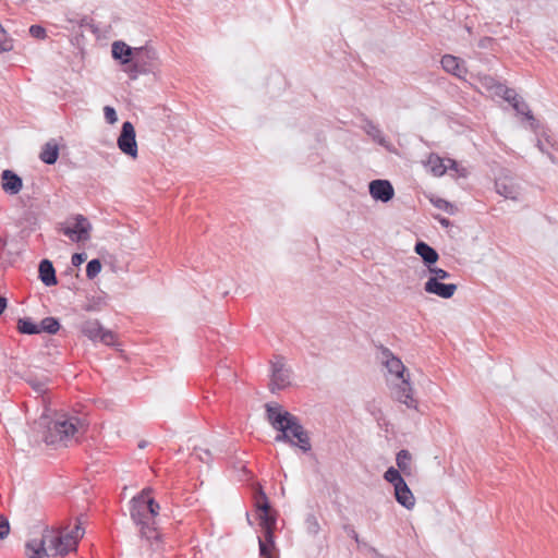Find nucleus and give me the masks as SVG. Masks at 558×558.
<instances>
[{
    "instance_id": "1",
    "label": "nucleus",
    "mask_w": 558,
    "mask_h": 558,
    "mask_svg": "<svg viewBox=\"0 0 558 558\" xmlns=\"http://www.w3.org/2000/svg\"><path fill=\"white\" fill-rule=\"evenodd\" d=\"M150 493V488H144L130 501V515L138 529L137 550L142 558H153L162 545L161 534L157 527L160 506Z\"/></svg>"
},
{
    "instance_id": "2",
    "label": "nucleus",
    "mask_w": 558,
    "mask_h": 558,
    "mask_svg": "<svg viewBox=\"0 0 558 558\" xmlns=\"http://www.w3.org/2000/svg\"><path fill=\"white\" fill-rule=\"evenodd\" d=\"M265 408L268 423L279 432L275 441L299 447L303 452H308L312 449L310 435L298 416L283 410L279 404L267 403Z\"/></svg>"
},
{
    "instance_id": "3",
    "label": "nucleus",
    "mask_w": 558,
    "mask_h": 558,
    "mask_svg": "<svg viewBox=\"0 0 558 558\" xmlns=\"http://www.w3.org/2000/svg\"><path fill=\"white\" fill-rule=\"evenodd\" d=\"M46 422L47 429L45 433V441L48 445H57L72 439L78 432L84 430L83 421L74 415L66 413L56 414L54 418L47 421L46 416H41Z\"/></svg>"
},
{
    "instance_id": "4",
    "label": "nucleus",
    "mask_w": 558,
    "mask_h": 558,
    "mask_svg": "<svg viewBox=\"0 0 558 558\" xmlns=\"http://www.w3.org/2000/svg\"><path fill=\"white\" fill-rule=\"evenodd\" d=\"M383 355L386 359L385 365L388 372L395 374L398 379H401V383L395 388L396 399L409 409H416L417 401L413 398V389L409 381V376L404 377L405 366L402 361L395 356L389 349H384Z\"/></svg>"
},
{
    "instance_id": "5",
    "label": "nucleus",
    "mask_w": 558,
    "mask_h": 558,
    "mask_svg": "<svg viewBox=\"0 0 558 558\" xmlns=\"http://www.w3.org/2000/svg\"><path fill=\"white\" fill-rule=\"evenodd\" d=\"M83 534V529L76 524L71 531H61L58 534L47 532L44 536H47L48 549L53 553L52 555L65 556L76 550L78 539Z\"/></svg>"
},
{
    "instance_id": "6",
    "label": "nucleus",
    "mask_w": 558,
    "mask_h": 558,
    "mask_svg": "<svg viewBox=\"0 0 558 558\" xmlns=\"http://www.w3.org/2000/svg\"><path fill=\"white\" fill-rule=\"evenodd\" d=\"M292 371L286 366L284 359L280 355L271 361V379L269 389L271 392L282 390L291 384Z\"/></svg>"
},
{
    "instance_id": "7",
    "label": "nucleus",
    "mask_w": 558,
    "mask_h": 558,
    "mask_svg": "<svg viewBox=\"0 0 558 558\" xmlns=\"http://www.w3.org/2000/svg\"><path fill=\"white\" fill-rule=\"evenodd\" d=\"M135 137L134 125L130 121L123 122L117 144L123 154L132 158L137 157V143Z\"/></svg>"
},
{
    "instance_id": "8",
    "label": "nucleus",
    "mask_w": 558,
    "mask_h": 558,
    "mask_svg": "<svg viewBox=\"0 0 558 558\" xmlns=\"http://www.w3.org/2000/svg\"><path fill=\"white\" fill-rule=\"evenodd\" d=\"M92 226L87 218L82 215H76L75 223L73 227H64L61 229L62 233L74 242L86 241L89 239V231Z\"/></svg>"
},
{
    "instance_id": "9",
    "label": "nucleus",
    "mask_w": 558,
    "mask_h": 558,
    "mask_svg": "<svg viewBox=\"0 0 558 558\" xmlns=\"http://www.w3.org/2000/svg\"><path fill=\"white\" fill-rule=\"evenodd\" d=\"M155 51L148 49L146 47H140L135 50L134 60L129 63L130 65L126 69V72L131 80H136L138 74L145 73L147 70L145 68L144 59H155Z\"/></svg>"
},
{
    "instance_id": "10",
    "label": "nucleus",
    "mask_w": 558,
    "mask_h": 558,
    "mask_svg": "<svg viewBox=\"0 0 558 558\" xmlns=\"http://www.w3.org/2000/svg\"><path fill=\"white\" fill-rule=\"evenodd\" d=\"M496 192L507 199L518 201L520 186L510 175H501L495 181Z\"/></svg>"
},
{
    "instance_id": "11",
    "label": "nucleus",
    "mask_w": 558,
    "mask_h": 558,
    "mask_svg": "<svg viewBox=\"0 0 558 558\" xmlns=\"http://www.w3.org/2000/svg\"><path fill=\"white\" fill-rule=\"evenodd\" d=\"M369 194L375 201L387 203L392 199L395 190L388 180H373L368 185Z\"/></svg>"
},
{
    "instance_id": "12",
    "label": "nucleus",
    "mask_w": 558,
    "mask_h": 558,
    "mask_svg": "<svg viewBox=\"0 0 558 558\" xmlns=\"http://www.w3.org/2000/svg\"><path fill=\"white\" fill-rule=\"evenodd\" d=\"M457 289L458 287L454 283H444L436 279H428L424 284L425 292L435 294L442 299H450Z\"/></svg>"
},
{
    "instance_id": "13",
    "label": "nucleus",
    "mask_w": 558,
    "mask_h": 558,
    "mask_svg": "<svg viewBox=\"0 0 558 558\" xmlns=\"http://www.w3.org/2000/svg\"><path fill=\"white\" fill-rule=\"evenodd\" d=\"M1 186L7 194L16 195L23 187V180L14 171L5 169L1 173Z\"/></svg>"
},
{
    "instance_id": "14",
    "label": "nucleus",
    "mask_w": 558,
    "mask_h": 558,
    "mask_svg": "<svg viewBox=\"0 0 558 558\" xmlns=\"http://www.w3.org/2000/svg\"><path fill=\"white\" fill-rule=\"evenodd\" d=\"M362 126L361 129L378 145L389 148L390 143L387 137L383 134L381 130L377 124H375L372 120H369L366 116L362 117Z\"/></svg>"
},
{
    "instance_id": "15",
    "label": "nucleus",
    "mask_w": 558,
    "mask_h": 558,
    "mask_svg": "<svg viewBox=\"0 0 558 558\" xmlns=\"http://www.w3.org/2000/svg\"><path fill=\"white\" fill-rule=\"evenodd\" d=\"M123 41H114L111 46L113 59L119 60L122 64H129L134 60L135 50Z\"/></svg>"
},
{
    "instance_id": "16",
    "label": "nucleus",
    "mask_w": 558,
    "mask_h": 558,
    "mask_svg": "<svg viewBox=\"0 0 558 558\" xmlns=\"http://www.w3.org/2000/svg\"><path fill=\"white\" fill-rule=\"evenodd\" d=\"M414 252L422 258L427 268L432 267L439 258L437 251L424 241H417Z\"/></svg>"
},
{
    "instance_id": "17",
    "label": "nucleus",
    "mask_w": 558,
    "mask_h": 558,
    "mask_svg": "<svg viewBox=\"0 0 558 558\" xmlns=\"http://www.w3.org/2000/svg\"><path fill=\"white\" fill-rule=\"evenodd\" d=\"M47 543V536H44L40 539H32L26 543V555L29 558H49L48 550L46 548Z\"/></svg>"
},
{
    "instance_id": "18",
    "label": "nucleus",
    "mask_w": 558,
    "mask_h": 558,
    "mask_svg": "<svg viewBox=\"0 0 558 558\" xmlns=\"http://www.w3.org/2000/svg\"><path fill=\"white\" fill-rule=\"evenodd\" d=\"M39 279L46 287H52L58 283L56 270L49 259H43L38 266Z\"/></svg>"
},
{
    "instance_id": "19",
    "label": "nucleus",
    "mask_w": 558,
    "mask_h": 558,
    "mask_svg": "<svg viewBox=\"0 0 558 558\" xmlns=\"http://www.w3.org/2000/svg\"><path fill=\"white\" fill-rule=\"evenodd\" d=\"M395 497L396 500L407 509H412L415 505V498L405 481L395 487Z\"/></svg>"
},
{
    "instance_id": "20",
    "label": "nucleus",
    "mask_w": 558,
    "mask_h": 558,
    "mask_svg": "<svg viewBox=\"0 0 558 558\" xmlns=\"http://www.w3.org/2000/svg\"><path fill=\"white\" fill-rule=\"evenodd\" d=\"M440 63L446 72L458 77H462V75L465 73V70L460 64V59L452 54H445L441 58Z\"/></svg>"
},
{
    "instance_id": "21",
    "label": "nucleus",
    "mask_w": 558,
    "mask_h": 558,
    "mask_svg": "<svg viewBox=\"0 0 558 558\" xmlns=\"http://www.w3.org/2000/svg\"><path fill=\"white\" fill-rule=\"evenodd\" d=\"M39 158L47 165H54L59 158V147L54 141L47 142L40 151Z\"/></svg>"
},
{
    "instance_id": "22",
    "label": "nucleus",
    "mask_w": 558,
    "mask_h": 558,
    "mask_svg": "<svg viewBox=\"0 0 558 558\" xmlns=\"http://www.w3.org/2000/svg\"><path fill=\"white\" fill-rule=\"evenodd\" d=\"M81 332L86 336L92 341L98 340L104 327L101 324L94 319V320H86L81 325Z\"/></svg>"
},
{
    "instance_id": "23",
    "label": "nucleus",
    "mask_w": 558,
    "mask_h": 558,
    "mask_svg": "<svg viewBox=\"0 0 558 558\" xmlns=\"http://www.w3.org/2000/svg\"><path fill=\"white\" fill-rule=\"evenodd\" d=\"M427 166L429 167L432 173L436 177H441L447 171V165H445L444 159L435 154L429 155Z\"/></svg>"
},
{
    "instance_id": "24",
    "label": "nucleus",
    "mask_w": 558,
    "mask_h": 558,
    "mask_svg": "<svg viewBox=\"0 0 558 558\" xmlns=\"http://www.w3.org/2000/svg\"><path fill=\"white\" fill-rule=\"evenodd\" d=\"M17 330L23 335H38L39 325L34 323L29 317H23L17 320Z\"/></svg>"
},
{
    "instance_id": "25",
    "label": "nucleus",
    "mask_w": 558,
    "mask_h": 558,
    "mask_svg": "<svg viewBox=\"0 0 558 558\" xmlns=\"http://www.w3.org/2000/svg\"><path fill=\"white\" fill-rule=\"evenodd\" d=\"M259 525L264 529H276V515L272 513L271 508L258 511Z\"/></svg>"
},
{
    "instance_id": "26",
    "label": "nucleus",
    "mask_w": 558,
    "mask_h": 558,
    "mask_svg": "<svg viewBox=\"0 0 558 558\" xmlns=\"http://www.w3.org/2000/svg\"><path fill=\"white\" fill-rule=\"evenodd\" d=\"M60 329V323L56 317H45L39 324V333L47 332L49 335H56Z\"/></svg>"
},
{
    "instance_id": "27",
    "label": "nucleus",
    "mask_w": 558,
    "mask_h": 558,
    "mask_svg": "<svg viewBox=\"0 0 558 558\" xmlns=\"http://www.w3.org/2000/svg\"><path fill=\"white\" fill-rule=\"evenodd\" d=\"M512 108L519 113L525 116V118L531 121V125L534 126L536 122L532 111L530 110L529 105L521 98H518V101H514Z\"/></svg>"
},
{
    "instance_id": "28",
    "label": "nucleus",
    "mask_w": 558,
    "mask_h": 558,
    "mask_svg": "<svg viewBox=\"0 0 558 558\" xmlns=\"http://www.w3.org/2000/svg\"><path fill=\"white\" fill-rule=\"evenodd\" d=\"M496 95L501 96L511 106L514 101H518V98L520 97L514 89L509 88L502 84H496Z\"/></svg>"
},
{
    "instance_id": "29",
    "label": "nucleus",
    "mask_w": 558,
    "mask_h": 558,
    "mask_svg": "<svg viewBox=\"0 0 558 558\" xmlns=\"http://www.w3.org/2000/svg\"><path fill=\"white\" fill-rule=\"evenodd\" d=\"M25 381L33 388L38 395H45L47 391V380L37 378L36 376L29 375L25 378Z\"/></svg>"
},
{
    "instance_id": "30",
    "label": "nucleus",
    "mask_w": 558,
    "mask_h": 558,
    "mask_svg": "<svg viewBox=\"0 0 558 558\" xmlns=\"http://www.w3.org/2000/svg\"><path fill=\"white\" fill-rule=\"evenodd\" d=\"M396 462L400 471L405 472L410 468L411 453L402 449L397 453Z\"/></svg>"
},
{
    "instance_id": "31",
    "label": "nucleus",
    "mask_w": 558,
    "mask_h": 558,
    "mask_svg": "<svg viewBox=\"0 0 558 558\" xmlns=\"http://www.w3.org/2000/svg\"><path fill=\"white\" fill-rule=\"evenodd\" d=\"M384 478L393 485V488L401 483L404 482V478L401 476L400 471L390 466L384 474Z\"/></svg>"
},
{
    "instance_id": "32",
    "label": "nucleus",
    "mask_w": 558,
    "mask_h": 558,
    "mask_svg": "<svg viewBox=\"0 0 558 558\" xmlns=\"http://www.w3.org/2000/svg\"><path fill=\"white\" fill-rule=\"evenodd\" d=\"M255 508L257 511L267 510L270 508L268 497L262 488H258L255 492Z\"/></svg>"
},
{
    "instance_id": "33",
    "label": "nucleus",
    "mask_w": 558,
    "mask_h": 558,
    "mask_svg": "<svg viewBox=\"0 0 558 558\" xmlns=\"http://www.w3.org/2000/svg\"><path fill=\"white\" fill-rule=\"evenodd\" d=\"M13 50V39L7 34V31L0 24V53Z\"/></svg>"
},
{
    "instance_id": "34",
    "label": "nucleus",
    "mask_w": 558,
    "mask_h": 558,
    "mask_svg": "<svg viewBox=\"0 0 558 558\" xmlns=\"http://www.w3.org/2000/svg\"><path fill=\"white\" fill-rule=\"evenodd\" d=\"M430 202L436 208L444 210L449 215H454L456 213V206L444 198L436 197L432 198Z\"/></svg>"
},
{
    "instance_id": "35",
    "label": "nucleus",
    "mask_w": 558,
    "mask_h": 558,
    "mask_svg": "<svg viewBox=\"0 0 558 558\" xmlns=\"http://www.w3.org/2000/svg\"><path fill=\"white\" fill-rule=\"evenodd\" d=\"M101 271V262L98 258L89 260L86 265V277L94 279Z\"/></svg>"
},
{
    "instance_id": "36",
    "label": "nucleus",
    "mask_w": 558,
    "mask_h": 558,
    "mask_svg": "<svg viewBox=\"0 0 558 558\" xmlns=\"http://www.w3.org/2000/svg\"><path fill=\"white\" fill-rule=\"evenodd\" d=\"M275 529H264L263 530V537H258V545L260 544L265 545L270 550L275 547V535H274Z\"/></svg>"
},
{
    "instance_id": "37",
    "label": "nucleus",
    "mask_w": 558,
    "mask_h": 558,
    "mask_svg": "<svg viewBox=\"0 0 558 558\" xmlns=\"http://www.w3.org/2000/svg\"><path fill=\"white\" fill-rule=\"evenodd\" d=\"M306 530L312 535H317L320 526L317 518L314 514H308L305 520Z\"/></svg>"
},
{
    "instance_id": "38",
    "label": "nucleus",
    "mask_w": 558,
    "mask_h": 558,
    "mask_svg": "<svg viewBox=\"0 0 558 558\" xmlns=\"http://www.w3.org/2000/svg\"><path fill=\"white\" fill-rule=\"evenodd\" d=\"M193 456L204 463L209 464L213 461V453L209 449L194 448Z\"/></svg>"
},
{
    "instance_id": "39",
    "label": "nucleus",
    "mask_w": 558,
    "mask_h": 558,
    "mask_svg": "<svg viewBox=\"0 0 558 558\" xmlns=\"http://www.w3.org/2000/svg\"><path fill=\"white\" fill-rule=\"evenodd\" d=\"M428 271L432 274L429 279H436L437 281L446 280L451 277L447 270L434 266L429 267Z\"/></svg>"
},
{
    "instance_id": "40",
    "label": "nucleus",
    "mask_w": 558,
    "mask_h": 558,
    "mask_svg": "<svg viewBox=\"0 0 558 558\" xmlns=\"http://www.w3.org/2000/svg\"><path fill=\"white\" fill-rule=\"evenodd\" d=\"M448 165L447 169L453 170L457 172V177L459 178H466L469 172L465 168L460 167L459 163L453 159H447Z\"/></svg>"
},
{
    "instance_id": "41",
    "label": "nucleus",
    "mask_w": 558,
    "mask_h": 558,
    "mask_svg": "<svg viewBox=\"0 0 558 558\" xmlns=\"http://www.w3.org/2000/svg\"><path fill=\"white\" fill-rule=\"evenodd\" d=\"M98 340L106 345H113L116 340V335L111 330L102 329Z\"/></svg>"
},
{
    "instance_id": "42",
    "label": "nucleus",
    "mask_w": 558,
    "mask_h": 558,
    "mask_svg": "<svg viewBox=\"0 0 558 558\" xmlns=\"http://www.w3.org/2000/svg\"><path fill=\"white\" fill-rule=\"evenodd\" d=\"M105 119L109 124H114L118 121L116 109L110 106L104 108Z\"/></svg>"
},
{
    "instance_id": "43",
    "label": "nucleus",
    "mask_w": 558,
    "mask_h": 558,
    "mask_svg": "<svg viewBox=\"0 0 558 558\" xmlns=\"http://www.w3.org/2000/svg\"><path fill=\"white\" fill-rule=\"evenodd\" d=\"M29 34L37 39H45L47 36L46 29L40 25H32L29 27Z\"/></svg>"
},
{
    "instance_id": "44",
    "label": "nucleus",
    "mask_w": 558,
    "mask_h": 558,
    "mask_svg": "<svg viewBox=\"0 0 558 558\" xmlns=\"http://www.w3.org/2000/svg\"><path fill=\"white\" fill-rule=\"evenodd\" d=\"M9 532H10L9 521L3 515H0V539H3L4 537H7Z\"/></svg>"
},
{
    "instance_id": "45",
    "label": "nucleus",
    "mask_w": 558,
    "mask_h": 558,
    "mask_svg": "<svg viewBox=\"0 0 558 558\" xmlns=\"http://www.w3.org/2000/svg\"><path fill=\"white\" fill-rule=\"evenodd\" d=\"M87 258L85 253H74L71 258V263L73 266L78 267L82 265Z\"/></svg>"
},
{
    "instance_id": "46",
    "label": "nucleus",
    "mask_w": 558,
    "mask_h": 558,
    "mask_svg": "<svg viewBox=\"0 0 558 558\" xmlns=\"http://www.w3.org/2000/svg\"><path fill=\"white\" fill-rule=\"evenodd\" d=\"M343 530L349 537L353 538L356 543H360L359 534L352 525H344Z\"/></svg>"
},
{
    "instance_id": "47",
    "label": "nucleus",
    "mask_w": 558,
    "mask_h": 558,
    "mask_svg": "<svg viewBox=\"0 0 558 558\" xmlns=\"http://www.w3.org/2000/svg\"><path fill=\"white\" fill-rule=\"evenodd\" d=\"M484 85L487 86L490 89H494L496 92V84H498L494 77L492 76H485L483 78Z\"/></svg>"
},
{
    "instance_id": "48",
    "label": "nucleus",
    "mask_w": 558,
    "mask_h": 558,
    "mask_svg": "<svg viewBox=\"0 0 558 558\" xmlns=\"http://www.w3.org/2000/svg\"><path fill=\"white\" fill-rule=\"evenodd\" d=\"M259 557L260 558H272L271 550L269 548H267L265 545L260 544Z\"/></svg>"
},
{
    "instance_id": "49",
    "label": "nucleus",
    "mask_w": 558,
    "mask_h": 558,
    "mask_svg": "<svg viewBox=\"0 0 558 558\" xmlns=\"http://www.w3.org/2000/svg\"><path fill=\"white\" fill-rule=\"evenodd\" d=\"M435 218L438 220V222H439L442 227L448 228L449 226H451V221H450L448 218H446V217L436 216Z\"/></svg>"
},
{
    "instance_id": "50",
    "label": "nucleus",
    "mask_w": 558,
    "mask_h": 558,
    "mask_svg": "<svg viewBox=\"0 0 558 558\" xmlns=\"http://www.w3.org/2000/svg\"><path fill=\"white\" fill-rule=\"evenodd\" d=\"M8 305V300L5 296L0 295V315L4 312Z\"/></svg>"
},
{
    "instance_id": "51",
    "label": "nucleus",
    "mask_w": 558,
    "mask_h": 558,
    "mask_svg": "<svg viewBox=\"0 0 558 558\" xmlns=\"http://www.w3.org/2000/svg\"><path fill=\"white\" fill-rule=\"evenodd\" d=\"M138 447H140V448H144V447H145V442H144V441H143V442H141V444L138 445Z\"/></svg>"
},
{
    "instance_id": "52",
    "label": "nucleus",
    "mask_w": 558,
    "mask_h": 558,
    "mask_svg": "<svg viewBox=\"0 0 558 558\" xmlns=\"http://www.w3.org/2000/svg\"><path fill=\"white\" fill-rule=\"evenodd\" d=\"M368 410L372 412V414H375V408H372V410L368 408Z\"/></svg>"
},
{
    "instance_id": "53",
    "label": "nucleus",
    "mask_w": 558,
    "mask_h": 558,
    "mask_svg": "<svg viewBox=\"0 0 558 558\" xmlns=\"http://www.w3.org/2000/svg\"><path fill=\"white\" fill-rule=\"evenodd\" d=\"M368 410L372 412V414H375V408H372V410L368 408Z\"/></svg>"
}]
</instances>
